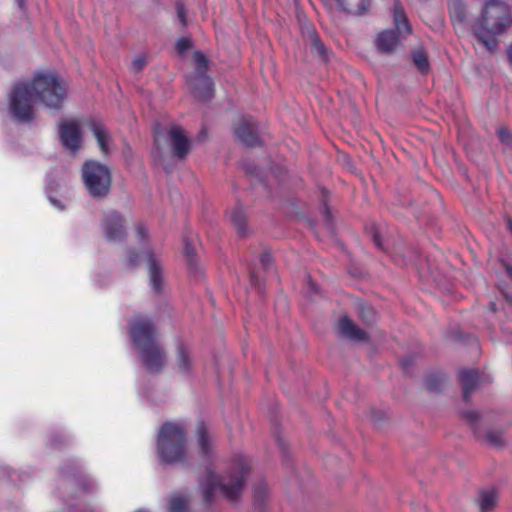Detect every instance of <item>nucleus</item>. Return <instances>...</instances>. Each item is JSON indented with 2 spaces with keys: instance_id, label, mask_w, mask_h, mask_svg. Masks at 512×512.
Returning a JSON list of instances; mask_svg holds the SVG:
<instances>
[{
  "instance_id": "obj_8",
  "label": "nucleus",
  "mask_w": 512,
  "mask_h": 512,
  "mask_svg": "<svg viewBox=\"0 0 512 512\" xmlns=\"http://www.w3.org/2000/svg\"><path fill=\"white\" fill-rule=\"evenodd\" d=\"M79 486L83 491H92L94 482L85 476L74 462H68L61 467L60 489L68 490L72 486Z\"/></svg>"
},
{
  "instance_id": "obj_21",
  "label": "nucleus",
  "mask_w": 512,
  "mask_h": 512,
  "mask_svg": "<svg viewBox=\"0 0 512 512\" xmlns=\"http://www.w3.org/2000/svg\"><path fill=\"white\" fill-rule=\"evenodd\" d=\"M197 437L200 453L203 457L210 458L213 453V444L210 436L207 433V428L203 422H200L197 425Z\"/></svg>"
},
{
  "instance_id": "obj_25",
  "label": "nucleus",
  "mask_w": 512,
  "mask_h": 512,
  "mask_svg": "<svg viewBox=\"0 0 512 512\" xmlns=\"http://www.w3.org/2000/svg\"><path fill=\"white\" fill-rule=\"evenodd\" d=\"M449 12L454 26H461L466 19L465 6L462 0H451L449 3Z\"/></svg>"
},
{
  "instance_id": "obj_40",
  "label": "nucleus",
  "mask_w": 512,
  "mask_h": 512,
  "mask_svg": "<svg viewBox=\"0 0 512 512\" xmlns=\"http://www.w3.org/2000/svg\"><path fill=\"white\" fill-rule=\"evenodd\" d=\"M497 134H498L499 139L502 142L507 143V144H510L512 142V133L509 129H507L505 127H500L497 130Z\"/></svg>"
},
{
  "instance_id": "obj_53",
  "label": "nucleus",
  "mask_w": 512,
  "mask_h": 512,
  "mask_svg": "<svg viewBox=\"0 0 512 512\" xmlns=\"http://www.w3.org/2000/svg\"><path fill=\"white\" fill-rule=\"evenodd\" d=\"M504 267H505L507 275L512 279V266L505 262Z\"/></svg>"
},
{
  "instance_id": "obj_19",
  "label": "nucleus",
  "mask_w": 512,
  "mask_h": 512,
  "mask_svg": "<svg viewBox=\"0 0 512 512\" xmlns=\"http://www.w3.org/2000/svg\"><path fill=\"white\" fill-rule=\"evenodd\" d=\"M399 42V35L395 30L381 32L376 40V46L383 53L392 52Z\"/></svg>"
},
{
  "instance_id": "obj_17",
  "label": "nucleus",
  "mask_w": 512,
  "mask_h": 512,
  "mask_svg": "<svg viewBox=\"0 0 512 512\" xmlns=\"http://www.w3.org/2000/svg\"><path fill=\"white\" fill-rule=\"evenodd\" d=\"M338 8L351 15H364L371 5V0H336Z\"/></svg>"
},
{
  "instance_id": "obj_59",
  "label": "nucleus",
  "mask_w": 512,
  "mask_h": 512,
  "mask_svg": "<svg viewBox=\"0 0 512 512\" xmlns=\"http://www.w3.org/2000/svg\"><path fill=\"white\" fill-rule=\"evenodd\" d=\"M507 227L510 230V232L512 233V221H511V219L507 220Z\"/></svg>"
},
{
  "instance_id": "obj_7",
  "label": "nucleus",
  "mask_w": 512,
  "mask_h": 512,
  "mask_svg": "<svg viewBox=\"0 0 512 512\" xmlns=\"http://www.w3.org/2000/svg\"><path fill=\"white\" fill-rule=\"evenodd\" d=\"M82 179L91 197L102 199L108 196L112 179L106 165L94 160L86 161L82 166Z\"/></svg>"
},
{
  "instance_id": "obj_46",
  "label": "nucleus",
  "mask_w": 512,
  "mask_h": 512,
  "mask_svg": "<svg viewBox=\"0 0 512 512\" xmlns=\"http://www.w3.org/2000/svg\"><path fill=\"white\" fill-rule=\"evenodd\" d=\"M60 186L59 182L53 179H49L47 183V194L55 191Z\"/></svg>"
},
{
  "instance_id": "obj_32",
  "label": "nucleus",
  "mask_w": 512,
  "mask_h": 512,
  "mask_svg": "<svg viewBox=\"0 0 512 512\" xmlns=\"http://www.w3.org/2000/svg\"><path fill=\"white\" fill-rule=\"evenodd\" d=\"M462 417L471 425L474 434L480 437V430L478 425L483 421V416L477 411H464Z\"/></svg>"
},
{
  "instance_id": "obj_5",
  "label": "nucleus",
  "mask_w": 512,
  "mask_h": 512,
  "mask_svg": "<svg viewBox=\"0 0 512 512\" xmlns=\"http://www.w3.org/2000/svg\"><path fill=\"white\" fill-rule=\"evenodd\" d=\"M29 82L37 102L53 110L63 107L67 86L57 74L38 72Z\"/></svg>"
},
{
  "instance_id": "obj_35",
  "label": "nucleus",
  "mask_w": 512,
  "mask_h": 512,
  "mask_svg": "<svg viewBox=\"0 0 512 512\" xmlns=\"http://www.w3.org/2000/svg\"><path fill=\"white\" fill-rule=\"evenodd\" d=\"M366 231H367L368 235L371 237L375 246L382 251H386V247L384 246V244L382 242V239L378 232V229L374 225H371L370 227L366 228Z\"/></svg>"
},
{
  "instance_id": "obj_26",
  "label": "nucleus",
  "mask_w": 512,
  "mask_h": 512,
  "mask_svg": "<svg viewBox=\"0 0 512 512\" xmlns=\"http://www.w3.org/2000/svg\"><path fill=\"white\" fill-rule=\"evenodd\" d=\"M230 218L238 235L244 237L247 234L246 214L244 209L242 207H236L232 210Z\"/></svg>"
},
{
  "instance_id": "obj_34",
  "label": "nucleus",
  "mask_w": 512,
  "mask_h": 512,
  "mask_svg": "<svg viewBox=\"0 0 512 512\" xmlns=\"http://www.w3.org/2000/svg\"><path fill=\"white\" fill-rule=\"evenodd\" d=\"M184 254L187 258L190 271L196 270L195 251L191 243L186 239L184 245Z\"/></svg>"
},
{
  "instance_id": "obj_52",
  "label": "nucleus",
  "mask_w": 512,
  "mask_h": 512,
  "mask_svg": "<svg viewBox=\"0 0 512 512\" xmlns=\"http://www.w3.org/2000/svg\"><path fill=\"white\" fill-rule=\"evenodd\" d=\"M411 363H412V360L410 358H406V359L401 360V365L405 369H407L411 365Z\"/></svg>"
},
{
  "instance_id": "obj_29",
  "label": "nucleus",
  "mask_w": 512,
  "mask_h": 512,
  "mask_svg": "<svg viewBox=\"0 0 512 512\" xmlns=\"http://www.w3.org/2000/svg\"><path fill=\"white\" fill-rule=\"evenodd\" d=\"M412 60L416 68L422 73L427 74L430 70V63L427 53L422 48H418L412 52Z\"/></svg>"
},
{
  "instance_id": "obj_4",
  "label": "nucleus",
  "mask_w": 512,
  "mask_h": 512,
  "mask_svg": "<svg viewBox=\"0 0 512 512\" xmlns=\"http://www.w3.org/2000/svg\"><path fill=\"white\" fill-rule=\"evenodd\" d=\"M157 455L164 464L186 463V433L181 425L173 422L162 425L157 437Z\"/></svg>"
},
{
  "instance_id": "obj_41",
  "label": "nucleus",
  "mask_w": 512,
  "mask_h": 512,
  "mask_svg": "<svg viewBox=\"0 0 512 512\" xmlns=\"http://www.w3.org/2000/svg\"><path fill=\"white\" fill-rule=\"evenodd\" d=\"M260 263L265 270H268L272 265L271 254L269 252L262 253L260 257Z\"/></svg>"
},
{
  "instance_id": "obj_54",
  "label": "nucleus",
  "mask_w": 512,
  "mask_h": 512,
  "mask_svg": "<svg viewBox=\"0 0 512 512\" xmlns=\"http://www.w3.org/2000/svg\"><path fill=\"white\" fill-rule=\"evenodd\" d=\"M488 308L491 312L495 313L497 311V305L495 302L491 301L488 304Z\"/></svg>"
},
{
  "instance_id": "obj_47",
  "label": "nucleus",
  "mask_w": 512,
  "mask_h": 512,
  "mask_svg": "<svg viewBox=\"0 0 512 512\" xmlns=\"http://www.w3.org/2000/svg\"><path fill=\"white\" fill-rule=\"evenodd\" d=\"M48 199H49V201L51 202V204H52V205H54L56 208H58V209H60V210H63V209H64V207H65V206H64V204H63L60 200H58V199L54 198V197H53L51 194H49V193H48Z\"/></svg>"
},
{
  "instance_id": "obj_48",
  "label": "nucleus",
  "mask_w": 512,
  "mask_h": 512,
  "mask_svg": "<svg viewBox=\"0 0 512 512\" xmlns=\"http://www.w3.org/2000/svg\"><path fill=\"white\" fill-rule=\"evenodd\" d=\"M308 287L311 292H313V293L318 292V286L311 280V278H309V280H308Z\"/></svg>"
},
{
  "instance_id": "obj_12",
  "label": "nucleus",
  "mask_w": 512,
  "mask_h": 512,
  "mask_svg": "<svg viewBox=\"0 0 512 512\" xmlns=\"http://www.w3.org/2000/svg\"><path fill=\"white\" fill-rule=\"evenodd\" d=\"M172 155L177 159H185L190 152L191 142L184 130L178 125H172L168 130Z\"/></svg>"
},
{
  "instance_id": "obj_61",
  "label": "nucleus",
  "mask_w": 512,
  "mask_h": 512,
  "mask_svg": "<svg viewBox=\"0 0 512 512\" xmlns=\"http://www.w3.org/2000/svg\"><path fill=\"white\" fill-rule=\"evenodd\" d=\"M136 512H148V511H147V510H145V509H139V510H137Z\"/></svg>"
},
{
  "instance_id": "obj_33",
  "label": "nucleus",
  "mask_w": 512,
  "mask_h": 512,
  "mask_svg": "<svg viewBox=\"0 0 512 512\" xmlns=\"http://www.w3.org/2000/svg\"><path fill=\"white\" fill-rule=\"evenodd\" d=\"M268 488L266 483L260 482L254 487V506L261 509L267 497Z\"/></svg>"
},
{
  "instance_id": "obj_18",
  "label": "nucleus",
  "mask_w": 512,
  "mask_h": 512,
  "mask_svg": "<svg viewBox=\"0 0 512 512\" xmlns=\"http://www.w3.org/2000/svg\"><path fill=\"white\" fill-rule=\"evenodd\" d=\"M308 41L311 53L317 57L319 60L323 62H328L330 60L331 52L324 45V43L320 40L318 34L314 29H311L308 32Z\"/></svg>"
},
{
  "instance_id": "obj_36",
  "label": "nucleus",
  "mask_w": 512,
  "mask_h": 512,
  "mask_svg": "<svg viewBox=\"0 0 512 512\" xmlns=\"http://www.w3.org/2000/svg\"><path fill=\"white\" fill-rule=\"evenodd\" d=\"M191 48H192V41L189 38L181 37L176 42V51L180 55H184Z\"/></svg>"
},
{
  "instance_id": "obj_2",
  "label": "nucleus",
  "mask_w": 512,
  "mask_h": 512,
  "mask_svg": "<svg viewBox=\"0 0 512 512\" xmlns=\"http://www.w3.org/2000/svg\"><path fill=\"white\" fill-rule=\"evenodd\" d=\"M249 469V465L243 457L236 458L224 475H217L208 469L206 477L199 484L204 502L212 503L217 491L229 502H237L244 491Z\"/></svg>"
},
{
  "instance_id": "obj_45",
  "label": "nucleus",
  "mask_w": 512,
  "mask_h": 512,
  "mask_svg": "<svg viewBox=\"0 0 512 512\" xmlns=\"http://www.w3.org/2000/svg\"><path fill=\"white\" fill-rule=\"evenodd\" d=\"M323 215H324V218H325V221H326V224L329 226V228H331V225H332V216H331V212H330V209L329 207L324 204V207H323V211H322Z\"/></svg>"
},
{
  "instance_id": "obj_3",
  "label": "nucleus",
  "mask_w": 512,
  "mask_h": 512,
  "mask_svg": "<svg viewBox=\"0 0 512 512\" xmlns=\"http://www.w3.org/2000/svg\"><path fill=\"white\" fill-rule=\"evenodd\" d=\"M129 333L145 369L153 374L161 373L166 366L167 355L156 340L157 332L152 321L143 317L134 318Z\"/></svg>"
},
{
  "instance_id": "obj_30",
  "label": "nucleus",
  "mask_w": 512,
  "mask_h": 512,
  "mask_svg": "<svg viewBox=\"0 0 512 512\" xmlns=\"http://www.w3.org/2000/svg\"><path fill=\"white\" fill-rule=\"evenodd\" d=\"M356 308H357L359 317L366 324L370 325L376 321V311L368 303L359 300L356 302Z\"/></svg>"
},
{
  "instance_id": "obj_51",
  "label": "nucleus",
  "mask_w": 512,
  "mask_h": 512,
  "mask_svg": "<svg viewBox=\"0 0 512 512\" xmlns=\"http://www.w3.org/2000/svg\"><path fill=\"white\" fill-rule=\"evenodd\" d=\"M503 295H504V299H505L506 303L512 309V295H510L508 293H504Z\"/></svg>"
},
{
  "instance_id": "obj_60",
  "label": "nucleus",
  "mask_w": 512,
  "mask_h": 512,
  "mask_svg": "<svg viewBox=\"0 0 512 512\" xmlns=\"http://www.w3.org/2000/svg\"><path fill=\"white\" fill-rule=\"evenodd\" d=\"M58 437H59L58 435L53 436V438H52L53 443H55L56 441H58Z\"/></svg>"
},
{
  "instance_id": "obj_16",
  "label": "nucleus",
  "mask_w": 512,
  "mask_h": 512,
  "mask_svg": "<svg viewBox=\"0 0 512 512\" xmlns=\"http://www.w3.org/2000/svg\"><path fill=\"white\" fill-rule=\"evenodd\" d=\"M339 330L342 335L353 341H366L368 340V334L357 327L354 322L347 316L340 318Z\"/></svg>"
},
{
  "instance_id": "obj_9",
  "label": "nucleus",
  "mask_w": 512,
  "mask_h": 512,
  "mask_svg": "<svg viewBox=\"0 0 512 512\" xmlns=\"http://www.w3.org/2000/svg\"><path fill=\"white\" fill-rule=\"evenodd\" d=\"M234 135L247 147L261 145L258 127L252 117H241L234 126Z\"/></svg>"
},
{
  "instance_id": "obj_37",
  "label": "nucleus",
  "mask_w": 512,
  "mask_h": 512,
  "mask_svg": "<svg viewBox=\"0 0 512 512\" xmlns=\"http://www.w3.org/2000/svg\"><path fill=\"white\" fill-rule=\"evenodd\" d=\"M147 64V57L141 54L135 57L131 63V70L134 73H139Z\"/></svg>"
},
{
  "instance_id": "obj_38",
  "label": "nucleus",
  "mask_w": 512,
  "mask_h": 512,
  "mask_svg": "<svg viewBox=\"0 0 512 512\" xmlns=\"http://www.w3.org/2000/svg\"><path fill=\"white\" fill-rule=\"evenodd\" d=\"M370 417L374 424H381L387 419V414L383 410L371 409Z\"/></svg>"
},
{
  "instance_id": "obj_55",
  "label": "nucleus",
  "mask_w": 512,
  "mask_h": 512,
  "mask_svg": "<svg viewBox=\"0 0 512 512\" xmlns=\"http://www.w3.org/2000/svg\"><path fill=\"white\" fill-rule=\"evenodd\" d=\"M507 55H508V59H509L510 63H512V43L510 44V46L507 49Z\"/></svg>"
},
{
  "instance_id": "obj_11",
  "label": "nucleus",
  "mask_w": 512,
  "mask_h": 512,
  "mask_svg": "<svg viewBox=\"0 0 512 512\" xmlns=\"http://www.w3.org/2000/svg\"><path fill=\"white\" fill-rule=\"evenodd\" d=\"M102 227L106 239L110 242H121L126 237L124 219L118 212L107 213L102 221Z\"/></svg>"
},
{
  "instance_id": "obj_15",
  "label": "nucleus",
  "mask_w": 512,
  "mask_h": 512,
  "mask_svg": "<svg viewBox=\"0 0 512 512\" xmlns=\"http://www.w3.org/2000/svg\"><path fill=\"white\" fill-rule=\"evenodd\" d=\"M145 257L147 259L150 285L156 293H160L163 288L161 264L152 251L145 252Z\"/></svg>"
},
{
  "instance_id": "obj_42",
  "label": "nucleus",
  "mask_w": 512,
  "mask_h": 512,
  "mask_svg": "<svg viewBox=\"0 0 512 512\" xmlns=\"http://www.w3.org/2000/svg\"><path fill=\"white\" fill-rule=\"evenodd\" d=\"M127 264L131 268H135L139 264V255L134 251L131 250L129 252L128 258H127Z\"/></svg>"
},
{
  "instance_id": "obj_23",
  "label": "nucleus",
  "mask_w": 512,
  "mask_h": 512,
  "mask_svg": "<svg viewBox=\"0 0 512 512\" xmlns=\"http://www.w3.org/2000/svg\"><path fill=\"white\" fill-rule=\"evenodd\" d=\"M89 127L98 142L100 150L104 154H108L109 148H108L107 142H108L110 136H109L107 130L105 129V127L101 123L94 121V120H92L90 122Z\"/></svg>"
},
{
  "instance_id": "obj_58",
  "label": "nucleus",
  "mask_w": 512,
  "mask_h": 512,
  "mask_svg": "<svg viewBox=\"0 0 512 512\" xmlns=\"http://www.w3.org/2000/svg\"><path fill=\"white\" fill-rule=\"evenodd\" d=\"M81 512H97L94 508L85 507Z\"/></svg>"
},
{
  "instance_id": "obj_1",
  "label": "nucleus",
  "mask_w": 512,
  "mask_h": 512,
  "mask_svg": "<svg viewBox=\"0 0 512 512\" xmlns=\"http://www.w3.org/2000/svg\"><path fill=\"white\" fill-rule=\"evenodd\" d=\"M511 27V7L502 0H488L475 20L472 31L489 52H495L499 46L498 36L504 35Z\"/></svg>"
},
{
  "instance_id": "obj_56",
  "label": "nucleus",
  "mask_w": 512,
  "mask_h": 512,
  "mask_svg": "<svg viewBox=\"0 0 512 512\" xmlns=\"http://www.w3.org/2000/svg\"><path fill=\"white\" fill-rule=\"evenodd\" d=\"M15 1L20 9L23 10L25 8V0H15Z\"/></svg>"
},
{
  "instance_id": "obj_10",
  "label": "nucleus",
  "mask_w": 512,
  "mask_h": 512,
  "mask_svg": "<svg viewBox=\"0 0 512 512\" xmlns=\"http://www.w3.org/2000/svg\"><path fill=\"white\" fill-rule=\"evenodd\" d=\"M59 137L66 149L76 152L80 148L82 139L79 123L76 120L62 121L59 124Z\"/></svg>"
},
{
  "instance_id": "obj_28",
  "label": "nucleus",
  "mask_w": 512,
  "mask_h": 512,
  "mask_svg": "<svg viewBox=\"0 0 512 512\" xmlns=\"http://www.w3.org/2000/svg\"><path fill=\"white\" fill-rule=\"evenodd\" d=\"M189 498L183 494H173L168 501V512H188Z\"/></svg>"
},
{
  "instance_id": "obj_22",
  "label": "nucleus",
  "mask_w": 512,
  "mask_h": 512,
  "mask_svg": "<svg viewBox=\"0 0 512 512\" xmlns=\"http://www.w3.org/2000/svg\"><path fill=\"white\" fill-rule=\"evenodd\" d=\"M176 362L181 373L189 374L192 371L193 360L191 353L182 343L177 346Z\"/></svg>"
},
{
  "instance_id": "obj_57",
  "label": "nucleus",
  "mask_w": 512,
  "mask_h": 512,
  "mask_svg": "<svg viewBox=\"0 0 512 512\" xmlns=\"http://www.w3.org/2000/svg\"><path fill=\"white\" fill-rule=\"evenodd\" d=\"M199 139L202 140L206 137V131L205 129H202L201 132L199 133Z\"/></svg>"
},
{
  "instance_id": "obj_6",
  "label": "nucleus",
  "mask_w": 512,
  "mask_h": 512,
  "mask_svg": "<svg viewBox=\"0 0 512 512\" xmlns=\"http://www.w3.org/2000/svg\"><path fill=\"white\" fill-rule=\"evenodd\" d=\"M36 98L29 81L13 84L8 94V111L11 117L20 124H29L36 118L34 108Z\"/></svg>"
},
{
  "instance_id": "obj_43",
  "label": "nucleus",
  "mask_w": 512,
  "mask_h": 512,
  "mask_svg": "<svg viewBox=\"0 0 512 512\" xmlns=\"http://www.w3.org/2000/svg\"><path fill=\"white\" fill-rule=\"evenodd\" d=\"M193 57L195 62L201 66L200 69L204 70L203 68H205L207 64V59L205 55L200 51H196Z\"/></svg>"
},
{
  "instance_id": "obj_14",
  "label": "nucleus",
  "mask_w": 512,
  "mask_h": 512,
  "mask_svg": "<svg viewBox=\"0 0 512 512\" xmlns=\"http://www.w3.org/2000/svg\"><path fill=\"white\" fill-rule=\"evenodd\" d=\"M191 88L195 97L200 100H209L213 97V81L202 69L195 71Z\"/></svg>"
},
{
  "instance_id": "obj_27",
  "label": "nucleus",
  "mask_w": 512,
  "mask_h": 512,
  "mask_svg": "<svg viewBox=\"0 0 512 512\" xmlns=\"http://www.w3.org/2000/svg\"><path fill=\"white\" fill-rule=\"evenodd\" d=\"M446 383V377L442 373H431L426 376L425 387L431 393L442 391Z\"/></svg>"
},
{
  "instance_id": "obj_13",
  "label": "nucleus",
  "mask_w": 512,
  "mask_h": 512,
  "mask_svg": "<svg viewBox=\"0 0 512 512\" xmlns=\"http://www.w3.org/2000/svg\"><path fill=\"white\" fill-rule=\"evenodd\" d=\"M459 379L463 389V400L470 401L472 392L483 382H491L490 377H481L477 369L463 368L459 371Z\"/></svg>"
},
{
  "instance_id": "obj_50",
  "label": "nucleus",
  "mask_w": 512,
  "mask_h": 512,
  "mask_svg": "<svg viewBox=\"0 0 512 512\" xmlns=\"http://www.w3.org/2000/svg\"><path fill=\"white\" fill-rule=\"evenodd\" d=\"M250 279H251V283H252L254 286H258V285H259L258 277L256 276V274H255L254 272H251V274H250Z\"/></svg>"
},
{
  "instance_id": "obj_39",
  "label": "nucleus",
  "mask_w": 512,
  "mask_h": 512,
  "mask_svg": "<svg viewBox=\"0 0 512 512\" xmlns=\"http://www.w3.org/2000/svg\"><path fill=\"white\" fill-rule=\"evenodd\" d=\"M176 13H177V19L179 20L182 27L187 26V16H186V10L182 3L177 2L176 3Z\"/></svg>"
},
{
  "instance_id": "obj_20",
  "label": "nucleus",
  "mask_w": 512,
  "mask_h": 512,
  "mask_svg": "<svg viewBox=\"0 0 512 512\" xmlns=\"http://www.w3.org/2000/svg\"><path fill=\"white\" fill-rule=\"evenodd\" d=\"M394 24H395V28H396L395 31L398 33L399 36L401 34L403 36H407V35L411 34V32H412L411 25L409 23V20L406 16L402 6L400 5V3L398 1H396L395 6H394Z\"/></svg>"
},
{
  "instance_id": "obj_49",
  "label": "nucleus",
  "mask_w": 512,
  "mask_h": 512,
  "mask_svg": "<svg viewBox=\"0 0 512 512\" xmlns=\"http://www.w3.org/2000/svg\"><path fill=\"white\" fill-rule=\"evenodd\" d=\"M275 437H276V441H277L279 447L281 448V450L284 451V448H285L284 440L281 438V436L279 434H276Z\"/></svg>"
},
{
  "instance_id": "obj_24",
  "label": "nucleus",
  "mask_w": 512,
  "mask_h": 512,
  "mask_svg": "<svg viewBox=\"0 0 512 512\" xmlns=\"http://www.w3.org/2000/svg\"><path fill=\"white\" fill-rule=\"evenodd\" d=\"M477 504L480 512H491L496 506L497 496L494 490H482L479 493Z\"/></svg>"
},
{
  "instance_id": "obj_31",
  "label": "nucleus",
  "mask_w": 512,
  "mask_h": 512,
  "mask_svg": "<svg viewBox=\"0 0 512 512\" xmlns=\"http://www.w3.org/2000/svg\"><path fill=\"white\" fill-rule=\"evenodd\" d=\"M485 441L496 448H502L506 445L504 432L501 429H489L484 435Z\"/></svg>"
},
{
  "instance_id": "obj_44",
  "label": "nucleus",
  "mask_w": 512,
  "mask_h": 512,
  "mask_svg": "<svg viewBox=\"0 0 512 512\" xmlns=\"http://www.w3.org/2000/svg\"><path fill=\"white\" fill-rule=\"evenodd\" d=\"M136 233H137V237L139 240H145L148 236V231L146 229V227L143 225V224H139L137 225V228H136Z\"/></svg>"
}]
</instances>
